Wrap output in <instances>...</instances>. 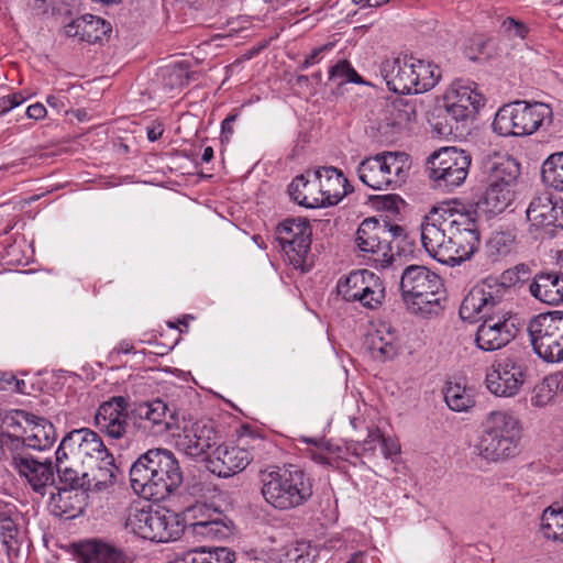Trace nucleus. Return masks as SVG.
I'll return each mask as SVG.
<instances>
[{"instance_id": "obj_34", "label": "nucleus", "mask_w": 563, "mask_h": 563, "mask_svg": "<svg viewBox=\"0 0 563 563\" xmlns=\"http://www.w3.org/2000/svg\"><path fill=\"white\" fill-rule=\"evenodd\" d=\"M15 518L18 514L13 508L0 509V538L9 558L16 556L21 548V533Z\"/></svg>"}, {"instance_id": "obj_51", "label": "nucleus", "mask_w": 563, "mask_h": 563, "mask_svg": "<svg viewBox=\"0 0 563 563\" xmlns=\"http://www.w3.org/2000/svg\"><path fill=\"white\" fill-rule=\"evenodd\" d=\"M380 431L378 429L371 430L367 438L360 446L363 456H374L379 446Z\"/></svg>"}, {"instance_id": "obj_46", "label": "nucleus", "mask_w": 563, "mask_h": 563, "mask_svg": "<svg viewBox=\"0 0 563 563\" xmlns=\"http://www.w3.org/2000/svg\"><path fill=\"white\" fill-rule=\"evenodd\" d=\"M32 420V413L24 410H12L5 412L2 417V429L0 435L22 438L24 427Z\"/></svg>"}, {"instance_id": "obj_45", "label": "nucleus", "mask_w": 563, "mask_h": 563, "mask_svg": "<svg viewBox=\"0 0 563 563\" xmlns=\"http://www.w3.org/2000/svg\"><path fill=\"white\" fill-rule=\"evenodd\" d=\"M543 181L559 191H563V152L550 155L542 164Z\"/></svg>"}, {"instance_id": "obj_60", "label": "nucleus", "mask_w": 563, "mask_h": 563, "mask_svg": "<svg viewBox=\"0 0 563 563\" xmlns=\"http://www.w3.org/2000/svg\"><path fill=\"white\" fill-rule=\"evenodd\" d=\"M46 102L48 103L49 107L54 108L58 112L59 111L67 112V110L65 109L66 108V103H65V98L64 97L53 96L52 95V96H48L46 98Z\"/></svg>"}, {"instance_id": "obj_19", "label": "nucleus", "mask_w": 563, "mask_h": 563, "mask_svg": "<svg viewBox=\"0 0 563 563\" xmlns=\"http://www.w3.org/2000/svg\"><path fill=\"white\" fill-rule=\"evenodd\" d=\"M484 101V96L475 82L455 80L444 95L448 118L455 122L474 117Z\"/></svg>"}, {"instance_id": "obj_49", "label": "nucleus", "mask_w": 563, "mask_h": 563, "mask_svg": "<svg viewBox=\"0 0 563 563\" xmlns=\"http://www.w3.org/2000/svg\"><path fill=\"white\" fill-rule=\"evenodd\" d=\"M395 125H407L416 117V110L408 103L394 104Z\"/></svg>"}, {"instance_id": "obj_50", "label": "nucleus", "mask_w": 563, "mask_h": 563, "mask_svg": "<svg viewBox=\"0 0 563 563\" xmlns=\"http://www.w3.org/2000/svg\"><path fill=\"white\" fill-rule=\"evenodd\" d=\"M300 441L316 446L317 450L310 451V456L314 462L319 464H327L329 462V457L322 451L324 448L328 449V444L323 439L301 437Z\"/></svg>"}, {"instance_id": "obj_54", "label": "nucleus", "mask_w": 563, "mask_h": 563, "mask_svg": "<svg viewBox=\"0 0 563 563\" xmlns=\"http://www.w3.org/2000/svg\"><path fill=\"white\" fill-rule=\"evenodd\" d=\"M504 27L506 31L511 33L514 36H518L520 38H525L528 34V29L525 24L516 21L512 18H507L504 23Z\"/></svg>"}, {"instance_id": "obj_57", "label": "nucleus", "mask_w": 563, "mask_h": 563, "mask_svg": "<svg viewBox=\"0 0 563 563\" xmlns=\"http://www.w3.org/2000/svg\"><path fill=\"white\" fill-rule=\"evenodd\" d=\"M330 47V45H323L321 47H318L316 49H313L307 57L306 59L303 60L302 65H301V68L302 69H307L309 68L310 66L317 64L320 62L321 59V54L328 49Z\"/></svg>"}, {"instance_id": "obj_24", "label": "nucleus", "mask_w": 563, "mask_h": 563, "mask_svg": "<svg viewBox=\"0 0 563 563\" xmlns=\"http://www.w3.org/2000/svg\"><path fill=\"white\" fill-rule=\"evenodd\" d=\"M516 335V327L509 319H484L476 332L477 346L495 351L508 344Z\"/></svg>"}, {"instance_id": "obj_6", "label": "nucleus", "mask_w": 563, "mask_h": 563, "mask_svg": "<svg viewBox=\"0 0 563 563\" xmlns=\"http://www.w3.org/2000/svg\"><path fill=\"white\" fill-rule=\"evenodd\" d=\"M123 521L128 531L154 542L177 540L184 531L179 515L167 509L152 510L140 504L125 509Z\"/></svg>"}, {"instance_id": "obj_9", "label": "nucleus", "mask_w": 563, "mask_h": 563, "mask_svg": "<svg viewBox=\"0 0 563 563\" xmlns=\"http://www.w3.org/2000/svg\"><path fill=\"white\" fill-rule=\"evenodd\" d=\"M410 158L405 153L385 152L363 159L357 174L363 184L375 190L399 187L408 177Z\"/></svg>"}, {"instance_id": "obj_38", "label": "nucleus", "mask_w": 563, "mask_h": 563, "mask_svg": "<svg viewBox=\"0 0 563 563\" xmlns=\"http://www.w3.org/2000/svg\"><path fill=\"white\" fill-rule=\"evenodd\" d=\"M75 465L69 460L56 461V472L62 487L84 493L90 490V474L76 470Z\"/></svg>"}, {"instance_id": "obj_23", "label": "nucleus", "mask_w": 563, "mask_h": 563, "mask_svg": "<svg viewBox=\"0 0 563 563\" xmlns=\"http://www.w3.org/2000/svg\"><path fill=\"white\" fill-rule=\"evenodd\" d=\"M217 432L211 423L196 421L186 426L177 435L176 446L186 455L197 457L217 444Z\"/></svg>"}, {"instance_id": "obj_29", "label": "nucleus", "mask_w": 563, "mask_h": 563, "mask_svg": "<svg viewBox=\"0 0 563 563\" xmlns=\"http://www.w3.org/2000/svg\"><path fill=\"white\" fill-rule=\"evenodd\" d=\"M501 299L490 290H485L482 287L472 288L468 294L464 297L460 306V317H473L482 313V317H490L493 313H499V310H495L501 305Z\"/></svg>"}, {"instance_id": "obj_64", "label": "nucleus", "mask_w": 563, "mask_h": 563, "mask_svg": "<svg viewBox=\"0 0 563 563\" xmlns=\"http://www.w3.org/2000/svg\"><path fill=\"white\" fill-rule=\"evenodd\" d=\"M389 0H354V2L361 7H372L376 8L379 7Z\"/></svg>"}, {"instance_id": "obj_21", "label": "nucleus", "mask_w": 563, "mask_h": 563, "mask_svg": "<svg viewBox=\"0 0 563 563\" xmlns=\"http://www.w3.org/2000/svg\"><path fill=\"white\" fill-rule=\"evenodd\" d=\"M12 466L30 484L34 492L45 495L48 486L55 482V471L51 460L38 461L30 453L15 451Z\"/></svg>"}, {"instance_id": "obj_39", "label": "nucleus", "mask_w": 563, "mask_h": 563, "mask_svg": "<svg viewBox=\"0 0 563 563\" xmlns=\"http://www.w3.org/2000/svg\"><path fill=\"white\" fill-rule=\"evenodd\" d=\"M188 528L194 536L209 540H222L231 534L230 526L223 521L219 512H214L212 519L195 520Z\"/></svg>"}, {"instance_id": "obj_48", "label": "nucleus", "mask_w": 563, "mask_h": 563, "mask_svg": "<svg viewBox=\"0 0 563 563\" xmlns=\"http://www.w3.org/2000/svg\"><path fill=\"white\" fill-rule=\"evenodd\" d=\"M529 267L526 264H518L514 268L506 269L500 276L503 287H511L525 282L529 277Z\"/></svg>"}, {"instance_id": "obj_10", "label": "nucleus", "mask_w": 563, "mask_h": 563, "mask_svg": "<svg viewBox=\"0 0 563 563\" xmlns=\"http://www.w3.org/2000/svg\"><path fill=\"white\" fill-rule=\"evenodd\" d=\"M404 238V229L398 224H389L385 220L367 218L358 225L354 243L360 255L371 258L380 255L382 262L391 263L399 255L398 241Z\"/></svg>"}, {"instance_id": "obj_36", "label": "nucleus", "mask_w": 563, "mask_h": 563, "mask_svg": "<svg viewBox=\"0 0 563 563\" xmlns=\"http://www.w3.org/2000/svg\"><path fill=\"white\" fill-rule=\"evenodd\" d=\"M563 389V374L547 375L531 390L530 404L536 408H544L554 402L556 394Z\"/></svg>"}, {"instance_id": "obj_11", "label": "nucleus", "mask_w": 563, "mask_h": 563, "mask_svg": "<svg viewBox=\"0 0 563 563\" xmlns=\"http://www.w3.org/2000/svg\"><path fill=\"white\" fill-rule=\"evenodd\" d=\"M241 442L244 445H218L207 460V468L219 477H231L245 470L254 459H264L263 451L272 446L271 442L260 437H249Z\"/></svg>"}, {"instance_id": "obj_61", "label": "nucleus", "mask_w": 563, "mask_h": 563, "mask_svg": "<svg viewBox=\"0 0 563 563\" xmlns=\"http://www.w3.org/2000/svg\"><path fill=\"white\" fill-rule=\"evenodd\" d=\"M134 349L133 344L131 341L129 340H122L111 352V355L113 354H128L130 352H132V350Z\"/></svg>"}, {"instance_id": "obj_58", "label": "nucleus", "mask_w": 563, "mask_h": 563, "mask_svg": "<svg viewBox=\"0 0 563 563\" xmlns=\"http://www.w3.org/2000/svg\"><path fill=\"white\" fill-rule=\"evenodd\" d=\"M47 111L43 103L36 102L31 104L26 109V115L29 119L41 120L45 118Z\"/></svg>"}, {"instance_id": "obj_30", "label": "nucleus", "mask_w": 563, "mask_h": 563, "mask_svg": "<svg viewBox=\"0 0 563 563\" xmlns=\"http://www.w3.org/2000/svg\"><path fill=\"white\" fill-rule=\"evenodd\" d=\"M309 177H313L318 184L319 194L322 195L323 206L338 203L343 192L341 190L344 178L335 167H323L313 172H308Z\"/></svg>"}, {"instance_id": "obj_53", "label": "nucleus", "mask_w": 563, "mask_h": 563, "mask_svg": "<svg viewBox=\"0 0 563 563\" xmlns=\"http://www.w3.org/2000/svg\"><path fill=\"white\" fill-rule=\"evenodd\" d=\"M379 446L385 459H391L400 453V445L394 438H386L380 433Z\"/></svg>"}, {"instance_id": "obj_26", "label": "nucleus", "mask_w": 563, "mask_h": 563, "mask_svg": "<svg viewBox=\"0 0 563 563\" xmlns=\"http://www.w3.org/2000/svg\"><path fill=\"white\" fill-rule=\"evenodd\" d=\"M111 32V24L100 16L84 14L65 25V34L87 43L101 42Z\"/></svg>"}, {"instance_id": "obj_63", "label": "nucleus", "mask_w": 563, "mask_h": 563, "mask_svg": "<svg viewBox=\"0 0 563 563\" xmlns=\"http://www.w3.org/2000/svg\"><path fill=\"white\" fill-rule=\"evenodd\" d=\"M203 510H205V506H196L192 509H190L189 511L194 514V518L196 520H208V519H212L214 517V515L213 516H210V515L205 516Z\"/></svg>"}, {"instance_id": "obj_4", "label": "nucleus", "mask_w": 563, "mask_h": 563, "mask_svg": "<svg viewBox=\"0 0 563 563\" xmlns=\"http://www.w3.org/2000/svg\"><path fill=\"white\" fill-rule=\"evenodd\" d=\"M388 89L396 93H423L437 86L441 70L431 62L412 56H389L379 66Z\"/></svg>"}, {"instance_id": "obj_59", "label": "nucleus", "mask_w": 563, "mask_h": 563, "mask_svg": "<svg viewBox=\"0 0 563 563\" xmlns=\"http://www.w3.org/2000/svg\"><path fill=\"white\" fill-rule=\"evenodd\" d=\"M21 441L20 438L9 437V435H0V450L3 448L9 449L12 454L20 450Z\"/></svg>"}, {"instance_id": "obj_14", "label": "nucleus", "mask_w": 563, "mask_h": 563, "mask_svg": "<svg viewBox=\"0 0 563 563\" xmlns=\"http://www.w3.org/2000/svg\"><path fill=\"white\" fill-rule=\"evenodd\" d=\"M528 373L527 358L508 355L495 360L487 368L485 384L497 397H515L523 386Z\"/></svg>"}, {"instance_id": "obj_13", "label": "nucleus", "mask_w": 563, "mask_h": 563, "mask_svg": "<svg viewBox=\"0 0 563 563\" xmlns=\"http://www.w3.org/2000/svg\"><path fill=\"white\" fill-rule=\"evenodd\" d=\"M311 227L307 219L289 218L280 222L275 239L294 268L302 273L309 271L308 255L311 245Z\"/></svg>"}, {"instance_id": "obj_5", "label": "nucleus", "mask_w": 563, "mask_h": 563, "mask_svg": "<svg viewBox=\"0 0 563 563\" xmlns=\"http://www.w3.org/2000/svg\"><path fill=\"white\" fill-rule=\"evenodd\" d=\"M441 287L440 276L426 266L410 265L401 274L400 289L410 313L441 314Z\"/></svg>"}, {"instance_id": "obj_55", "label": "nucleus", "mask_w": 563, "mask_h": 563, "mask_svg": "<svg viewBox=\"0 0 563 563\" xmlns=\"http://www.w3.org/2000/svg\"><path fill=\"white\" fill-rule=\"evenodd\" d=\"M285 563H312V559L309 554H305L301 548L295 547L286 552Z\"/></svg>"}, {"instance_id": "obj_28", "label": "nucleus", "mask_w": 563, "mask_h": 563, "mask_svg": "<svg viewBox=\"0 0 563 563\" xmlns=\"http://www.w3.org/2000/svg\"><path fill=\"white\" fill-rule=\"evenodd\" d=\"M56 440L55 427L45 418L32 415V420L24 427V435L20 438V451L24 446L43 451L51 448Z\"/></svg>"}, {"instance_id": "obj_40", "label": "nucleus", "mask_w": 563, "mask_h": 563, "mask_svg": "<svg viewBox=\"0 0 563 563\" xmlns=\"http://www.w3.org/2000/svg\"><path fill=\"white\" fill-rule=\"evenodd\" d=\"M541 532L547 539L563 542V500L543 510Z\"/></svg>"}, {"instance_id": "obj_32", "label": "nucleus", "mask_w": 563, "mask_h": 563, "mask_svg": "<svg viewBox=\"0 0 563 563\" xmlns=\"http://www.w3.org/2000/svg\"><path fill=\"white\" fill-rule=\"evenodd\" d=\"M316 178L306 174L297 176L289 185L290 198L298 205L306 208H318L323 206L322 195L319 194Z\"/></svg>"}, {"instance_id": "obj_17", "label": "nucleus", "mask_w": 563, "mask_h": 563, "mask_svg": "<svg viewBox=\"0 0 563 563\" xmlns=\"http://www.w3.org/2000/svg\"><path fill=\"white\" fill-rule=\"evenodd\" d=\"M167 405L161 400L141 402L131 412L135 446H139L148 437H161L170 430L167 421Z\"/></svg>"}, {"instance_id": "obj_35", "label": "nucleus", "mask_w": 563, "mask_h": 563, "mask_svg": "<svg viewBox=\"0 0 563 563\" xmlns=\"http://www.w3.org/2000/svg\"><path fill=\"white\" fill-rule=\"evenodd\" d=\"M84 563H125L126 556L120 549L100 541H90L82 545Z\"/></svg>"}, {"instance_id": "obj_16", "label": "nucleus", "mask_w": 563, "mask_h": 563, "mask_svg": "<svg viewBox=\"0 0 563 563\" xmlns=\"http://www.w3.org/2000/svg\"><path fill=\"white\" fill-rule=\"evenodd\" d=\"M110 454L100 435L89 428L68 432L56 450V461L69 460L74 464L98 462Z\"/></svg>"}, {"instance_id": "obj_1", "label": "nucleus", "mask_w": 563, "mask_h": 563, "mask_svg": "<svg viewBox=\"0 0 563 563\" xmlns=\"http://www.w3.org/2000/svg\"><path fill=\"white\" fill-rule=\"evenodd\" d=\"M427 253L441 263L470 258L478 249V223L462 202L443 201L424 216L420 225Z\"/></svg>"}, {"instance_id": "obj_27", "label": "nucleus", "mask_w": 563, "mask_h": 563, "mask_svg": "<svg viewBox=\"0 0 563 563\" xmlns=\"http://www.w3.org/2000/svg\"><path fill=\"white\" fill-rule=\"evenodd\" d=\"M514 198L512 188L505 185L489 184L484 195L478 199L475 209H468L474 218L481 214L487 218L501 213ZM477 221V219H475Z\"/></svg>"}, {"instance_id": "obj_43", "label": "nucleus", "mask_w": 563, "mask_h": 563, "mask_svg": "<svg viewBox=\"0 0 563 563\" xmlns=\"http://www.w3.org/2000/svg\"><path fill=\"white\" fill-rule=\"evenodd\" d=\"M516 236L511 231H497L492 233L486 243L487 255L493 261L509 255L515 246Z\"/></svg>"}, {"instance_id": "obj_42", "label": "nucleus", "mask_w": 563, "mask_h": 563, "mask_svg": "<svg viewBox=\"0 0 563 563\" xmlns=\"http://www.w3.org/2000/svg\"><path fill=\"white\" fill-rule=\"evenodd\" d=\"M444 400L448 407L456 412L467 411L475 405L471 390L460 384H449L446 386Z\"/></svg>"}, {"instance_id": "obj_22", "label": "nucleus", "mask_w": 563, "mask_h": 563, "mask_svg": "<svg viewBox=\"0 0 563 563\" xmlns=\"http://www.w3.org/2000/svg\"><path fill=\"white\" fill-rule=\"evenodd\" d=\"M527 219L531 230L553 235L555 229L563 228V203L553 201L549 194L537 196L527 209Z\"/></svg>"}, {"instance_id": "obj_56", "label": "nucleus", "mask_w": 563, "mask_h": 563, "mask_svg": "<svg viewBox=\"0 0 563 563\" xmlns=\"http://www.w3.org/2000/svg\"><path fill=\"white\" fill-rule=\"evenodd\" d=\"M238 114H229L221 123V142H229L233 133V123L236 121Z\"/></svg>"}, {"instance_id": "obj_18", "label": "nucleus", "mask_w": 563, "mask_h": 563, "mask_svg": "<svg viewBox=\"0 0 563 563\" xmlns=\"http://www.w3.org/2000/svg\"><path fill=\"white\" fill-rule=\"evenodd\" d=\"M338 292L346 301H363L371 296L374 302H364V308L368 310L378 309L385 299L383 283L367 269L352 272L344 282H339Z\"/></svg>"}, {"instance_id": "obj_37", "label": "nucleus", "mask_w": 563, "mask_h": 563, "mask_svg": "<svg viewBox=\"0 0 563 563\" xmlns=\"http://www.w3.org/2000/svg\"><path fill=\"white\" fill-rule=\"evenodd\" d=\"M119 477V468L110 453L97 462L90 474V490L101 492L113 486Z\"/></svg>"}, {"instance_id": "obj_7", "label": "nucleus", "mask_w": 563, "mask_h": 563, "mask_svg": "<svg viewBox=\"0 0 563 563\" xmlns=\"http://www.w3.org/2000/svg\"><path fill=\"white\" fill-rule=\"evenodd\" d=\"M521 435L520 421L507 411L490 412L476 450L478 455L492 462L515 455Z\"/></svg>"}, {"instance_id": "obj_47", "label": "nucleus", "mask_w": 563, "mask_h": 563, "mask_svg": "<svg viewBox=\"0 0 563 563\" xmlns=\"http://www.w3.org/2000/svg\"><path fill=\"white\" fill-rule=\"evenodd\" d=\"M329 79L338 86L347 82L364 85L365 81L346 59L339 60L329 70Z\"/></svg>"}, {"instance_id": "obj_2", "label": "nucleus", "mask_w": 563, "mask_h": 563, "mask_svg": "<svg viewBox=\"0 0 563 563\" xmlns=\"http://www.w3.org/2000/svg\"><path fill=\"white\" fill-rule=\"evenodd\" d=\"M130 483L139 496L147 500L161 501L180 486L183 472L172 451L151 449L132 464Z\"/></svg>"}, {"instance_id": "obj_52", "label": "nucleus", "mask_w": 563, "mask_h": 563, "mask_svg": "<svg viewBox=\"0 0 563 563\" xmlns=\"http://www.w3.org/2000/svg\"><path fill=\"white\" fill-rule=\"evenodd\" d=\"M27 99L21 92H14L0 98V114H4L13 108L22 104Z\"/></svg>"}, {"instance_id": "obj_41", "label": "nucleus", "mask_w": 563, "mask_h": 563, "mask_svg": "<svg viewBox=\"0 0 563 563\" xmlns=\"http://www.w3.org/2000/svg\"><path fill=\"white\" fill-rule=\"evenodd\" d=\"M520 175V165L511 157H499L490 169V184L511 188Z\"/></svg>"}, {"instance_id": "obj_33", "label": "nucleus", "mask_w": 563, "mask_h": 563, "mask_svg": "<svg viewBox=\"0 0 563 563\" xmlns=\"http://www.w3.org/2000/svg\"><path fill=\"white\" fill-rule=\"evenodd\" d=\"M84 492L73 490L67 487L57 488V493L51 494L49 506L54 515L65 518H75L82 511Z\"/></svg>"}, {"instance_id": "obj_20", "label": "nucleus", "mask_w": 563, "mask_h": 563, "mask_svg": "<svg viewBox=\"0 0 563 563\" xmlns=\"http://www.w3.org/2000/svg\"><path fill=\"white\" fill-rule=\"evenodd\" d=\"M530 319L527 331L534 353L547 363L563 362V341L555 321Z\"/></svg>"}, {"instance_id": "obj_15", "label": "nucleus", "mask_w": 563, "mask_h": 563, "mask_svg": "<svg viewBox=\"0 0 563 563\" xmlns=\"http://www.w3.org/2000/svg\"><path fill=\"white\" fill-rule=\"evenodd\" d=\"M128 400L114 396L102 402L95 415V427L111 440L121 441L125 448L135 446L133 426L129 424Z\"/></svg>"}, {"instance_id": "obj_8", "label": "nucleus", "mask_w": 563, "mask_h": 563, "mask_svg": "<svg viewBox=\"0 0 563 563\" xmlns=\"http://www.w3.org/2000/svg\"><path fill=\"white\" fill-rule=\"evenodd\" d=\"M552 109L542 102L516 101L503 106L496 113L493 129L501 136L532 134L545 122L551 123Z\"/></svg>"}, {"instance_id": "obj_12", "label": "nucleus", "mask_w": 563, "mask_h": 563, "mask_svg": "<svg viewBox=\"0 0 563 563\" xmlns=\"http://www.w3.org/2000/svg\"><path fill=\"white\" fill-rule=\"evenodd\" d=\"M471 162L466 151L442 147L428 159L429 177L435 188L451 191L465 181Z\"/></svg>"}, {"instance_id": "obj_31", "label": "nucleus", "mask_w": 563, "mask_h": 563, "mask_svg": "<svg viewBox=\"0 0 563 563\" xmlns=\"http://www.w3.org/2000/svg\"><path fill=\"white\" fill-rule=\"evenodd\" d=\"M530 294L541 302L559 305L563 302V278L556 274H538L529 286Z\"/></svg>"}, {"instance_id": "obj_3", "label": "nucleus", "mask_w": 563, "mask_h": 563, "mask_svg": "<svg viewBox=\"0 0 563 563\" xmlns=\"http://www.w3.org/2000/svg\"><path fill=\"white\" fill-rule=\"evenodd\" d=\"M258 475L264 499L276 509L302 506L313 494L310 478L297 467L267 466Z\"/></svg>"}, {"instance_id": "obj_44", "label": "nucleus", "mask_w": 563, "mask_h": 563, "mask_svg": "<svg viewBox=\"0 0 563 563\" xmlns=\"http://www.w3.org/2000/svg\"><path fill=\"white\" fill-rule=\"evenodd\" d=\"M194 73L189 71L187 62H175L162 71L164 86L169 90L179 89L188 85Z\"/></svg>"}, {"instance_id": "obj_25", "label": "nucleus", "mask_w": 563, "mask_h": 563, "mask_svg": "<svg viewBox=\"0 0 563 563\" xmlns=\"http://www.w3.org/2000/svg\"><path fill=\"white\" fill-rule=\"evenodd\" d=\"M371 331L366 335V345L372 356L377 361H385L395 355L394 342L396 332L388 319H372Z\"/></svg>"}, {"instance_id": "obj_62", "label": "nucleus", "mask_w": 563, "mask_h": 563, "mask_svg": "<svg viewBox=\"0 0 563 563\" xmlns=\"http://www.w3.org/2000/svg\"><path fill=\"white\" fill-rule=\"evenodd\" d=\"M162 134H163V129H162L161 124L147 128V139L151 142L157 141L162 136Z\"/></svg>"}]
</instances>
